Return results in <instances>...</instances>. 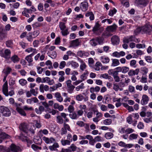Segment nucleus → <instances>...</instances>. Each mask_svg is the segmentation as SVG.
I'll use <instances>...</instances> for the list:
<instances>
[{"instance_id":"nucleus-1","label":"nucleus","mask_w":152,"mask_h":152,"mask_svg":"<svg viewBox=\"0 0 152 152\" xmlns=\"http://www.w3.org/2000/svg\"><path fill=\"white\" fill-rule=\"evenodd\" d=\"M2 91L4 94L6 96H12L15 94V92L13 90H11L8 92V83L6 81L2 87Z\"/></svg>"},{"instance_id":"nucleus-2","label":"nucleus","mask_w":152,"mask_h":152,"mask_svg":"<svg viewBox=\"0 0 152 152\" xmlns=\"http://www.w3.org/2000/svg\"><path fill=\"white\" fill-rule=\"evenodd\" d=\"M68 114H66L65 113H62L60 114V115H58L57 117V122L60 124H62L63 123L64 120L63 118L65 119L64 123H66L69 121V119L66 117V116Z\"/></svg>"},{"instance_id":"nucleus-3","label":"nucleus","mask_w":152,"mask_h":152,"mask_svg":"<svg viewBox=\"0 0 152 152\" xmlns=\"http://www.w3.org/2000/svg\"><path fill=\"white\" fill-rule=\"evenodd\" d=\"M11 54V50L9 49H2L0 50V56L6 59L9 60L10 59Z\"/></svg>"},{"instance_id":"nucleus-4","label":"nucleus","mask_w":152,"mask_h":152,"mask_svg":"<svg viewBox=\"0 0 152 152\" xmlns=\"http://www.w3.org/2000/svg\"><path fill=\"white\" fill-rule=\"evenodd\" d=\"M101 25L99 23V21H97L95 24L92 30V31L94 34L97 35H100L102 33Z\"/></svg>"},{"instance_id":"nucleus-5","label":"nucleus","mask_w":152,"mask_h":152,"mask_svg":"<svg viewBox=\"0 0 152 152\" xmlns=\"http://www.w3.org/2000/svg\"><path fill=\"white\" fill-rule=\"evenodd\" d=\"M0 112L5 116H9L11 115V112L9 108L6 107L1 106L0 107Z\"/></svg>"},{"instance_id":"nucleus-6","label":"nucleus","mask_w":152,"mask_h":152,"mask_svg":"<svg viewBox=\"0 0 152 152\" xmlns=\"http://www.w3.org/2000/svg\"><path fill=\"white\" fill-rule=\"evenodd\" d=\"M72 81L70 80H68L66 82L67 88V91L69 93L71 94L73 92L75 86L71 84Z\"/></svg>"},{"instance_id":"nucleus-7","label":"nucleus","mask_w":152,"mask_h":152,"mask_svg":"<svg viewBox=\"0 0 152 152\" xmlns=\"http://www.w3.org/2000/svg\"><path fill=\"white\" fill-rule=\"evenodd\" d=\"M152 27L149 25L146 24L142 27V34L149 33L152 31Z\"/></svg>"},{"instance_id":"nucleus-8","label":"nucleus","mask_w":152,"mask_h":152,"mask_svg":"<svg viewBox=\"0 0 152 152\" xmlns=\"http://www.w3.org/2000/svg\"><path fill=\"white\" fill-rule=\"evenodd\" d=\"M27 135V134H24L23 133L21 132L20 135L19 136V138L22 141L26 142L28 143V146H29L28 145V143H31V141L28 139Z\"/></svg>"},{"instance_id":"nucleus-9","label":"nucleus","mask_w":152,"mask_h":152,"mask_svg":"<svg viewBox=\"0 0 152 152\" xmlns=\"http://www.w3.org/2000/svg\"><path fill=\"white\" fill-rule=\"evenodd\" d=\"M136 40H137V39L135 38V36L132 35L127 38H124L123 42L124 43H128L131 42H136Z\"/></svg>"},{"instance_id":"nucleus-10","label":"nucleus","mask_w":152,"mask_h":152,"mask_svg":"<svg viewBox=\"0 0 152 152\" xmlns=\"http://www.w3.org/2000/svg\"><path fill=\"white\" fill-rule=\"evenodd\" d=\"M20 130L22 131L21 132L27 134L28 129L27 124L24 123H21L19 126Z\"/></svg>"},{"instance_id":"nucleus-11","label":"nucleus","mask_w":152,"mask_h":152,"mask_svg":"<svg viewBox=\"0 0 152 152\" xmlns=\"http://www.w3.org/2000/svg\"><path fill=\"white\" fill-rule=\"evenodd\" d=\"M80 42L79 39H76L75 40L71 41L70 42V45L69 47H75L79 46L80 45Z\"/></svg>"},{"instance_id":"nucleus-12","label":"nucleus","mask_w":152,"mask_h":152,"mask_svg":"<svg viewBox=\"0 0 152 152\" xmlns=\"http://www.w3.org/2000/svg\"><path fill=\"white\" fill-rule=\"evenodd\" d=\"M88 7V3L86 1L82 2L80 5V8L83 11L85 12L87 10Z\"/></svg>"},{"instance_id":"nucleus-13","label":"nucleus","mask_w":152,"mask_h":152,"mask_svg":"<svg viewBox=\"0 0 152 152\" xmlns=\"http://www.w3.org/2000/svg\"><path fill=\"white\" fill-rule=\"evenodd\" d=\"M112 43L113 45H118L120 42L119 37L116 35H114L111 38Z\"/></svg>"},{"instance_id":"nucleus-14","label":"nucleus","mask_w":152,"mask_h":152,"mask_svg":"<svg viewBox=\"0 0 152 152\" xmlns=\"http://www.w3.org/2000/svg\"><path fill=\"white\" fill-rule=\"evenodd\" d=\"M135 3L137 5H141L145 6L148 3V0H135Z\"/></svg>"},{"instance_id":"nucleus-15","label":"nucleus","mask_w":152,"mask_h":152,"mask_svg":"<svg viewBox=\"0 0 152 152\" xmlns=\"http://www.w3.org/2000/svg\"><path fill=\"white\" fill-rule=\"evenodd\" d=\"M117 27V26L115 23H114L112 25L107 26L106 30L110 32H113L116 31Z\"/></svg>"},{"instance_id":"nucleus-16","label":"nucleus","mask_w":152,"mask_h":152,"mask_svg":"<svg viewBox=\"0 0 152 152\" xmlns=\"http://www.w3.org/2000/svg\"><path fill=\"white\" fill-rule=\"evenodd\" d=\"M149 100L148 96L146 95H143L142 96V99L141 101V104L142 105L147 104Z\"/></svg>"},{"instance_id":"nucleus-17","label":"nucleus","mask_w":152,"mask_h":152,"mask_svg":"<svg viewBox=\"0 0 152 152\" xmlns=\"http://www.w3.org/2000/svg\"><path fill=\"white\" fill-rule=\"evenodd\" d=\"M7 33L4 31L3 28L1 27L0 29V41L1 42L3 40L7 37Z\"/></svg>"},{"instance_id":"nucleus-18","label":"nucleus","mask_w":152,"mask_h":152,"mask_svg":"<svg viewBox=\"0 0 152 152\" xmlns=\"http://www.w3.org/2000/svg\"><path fill=\"white\" fill-rule=\"evenodd\" d=\"M42 139L47 144L52 143L55 141V139L52 137L48 138L44 137H42Z\"/></svg>"},{"instance_id":"nucleus-19","label":"nucleus","mask_w":152,"mask_h":152,"mask_svg":"<svg viewBox=\"0 0 152 152\" xmlns=\"http://www.w3.org/2000/svg\"><path fill=\"white\" fill-rule=\"evenodd\" d=\"M77 55L79 56L82 57L83 56L88 57L89 55V53L88 52H85L84 51H79L77 52Z\"/></svg>"},{"instance_id":"nucleus-20","label":"nucleus","mask_w":152,"mask_h":152,"mask_svg":"<svg viewBox=\"0 0 152 152\" xmlns=\"http://www.w3.org/2000/svg\"><path fill=\"white\" fill-rule=\"evenodd\" d=\"M140 69H137L134 70L131 69L129 71L128 74L129 76H132L135 75H138Z\"/></svg>"},{"instance_id":"nucleus-21","label":"nucleus","mask_w":152,"mask_h":152,"mask_svg":"<svg viewBox=\"0 0 152 152\" xmlns=\"http://www.w3.org/2000/svg\"><path fill=\"white\" fill-rule=\"evenodd\" d=\"M11 61L14 63H17L20 61V58L16 55H14L10 58Z\"/></svg>"},{"instance_id":"nucleus-22","label":"nucleus","mask_w":152,"mask_h":152,"mask_svg":"<svg viewBox=\"0 0 152 152\" xmlns=\"http://www.w3.org/2000/svg\"><path fill=\"white\" fill-rule=\"evenodd\" d=\"M54 95L57 101L59 102H61L63 101V98L61 97L60 93L56 92L54 94Z\"/></svg>"},{"instance_id":"nucleus-23","label":"nucleus","mask_w":152,"mask_h":152,"mask_svg":"<svg viewBox=\"0 0 152 152\" xmlns=\"http://www.w3.org/2000/svg\"><path fill=\"white\" fill-rule=\"evenodd\" d=\"M9 135L5 132H2V130L0 129V139L3 140L5 138H8Z\"/></svg>"},{"instance_id":"nucleus-24","label":"nucleus","mask_w":152,"mask_h":152,"mask_svg":"<svg viewBox=\"0 0 152 152\" xmlns=\"http://www.w3.org/2000/svg\"><path fill=\"white\" fill-rule=\"evenodd\" d=\"M59 146L57 143H55L52 145L50 146L49 148L51 151H57V148H58Z\"/></svg>"},{"instance_id":"nucleus-25","label":"nucleus","mask_w":152,"mask_h":152,"mask_svg":"<svg viewBox=\"0 0 152 152\" xmlns=\"http://www.w3.org/2000/svg\"><path fill=\"white\" fill-rule=\"evenodd\" d=\"M112 63L111 66H117L120 64L119 60L116 59H112Z\"/></svg>"},{"instance_id":"nucleus-26","label":"nucleus","mask_w":152,"mask_h":152,"mask_svg":"<svg viewBox=\"0 0 152 152\" xmlns=\"http://www.w3.org/2000/svg\"><path fill=\"white\" fill-rule=\"evenodd\" d=\"M10 151L9 148L0 145V152H9Z\"/></svg>"},{"instance_id":"nucleus-27","label":"nucleus","mask_w":152,"mask_h":152,"mask_svg":"<svg viewBox=\"0 0 152 152\" xmlns=\"http://www.w3.org/2000/svg\"><path fill=\"white\" fill-rule=\"evenodd\" d=\"M110 60V58L107 57L102 56L101 57V61L103 63H108Z\"/></svg>"},{"instance_id":"nucleus-28","label":"nucleus","mask_w":152,"mask_h":152,"mask_svg":"<svg viewBox=\"0 0 152 152\" xmlns=\"http://www.w3.org/2000/svg\"><path fill=\"white\" fill-rule=\"evenodd\" d=\"M6 45L7 47L12 48L13 45L12 40H9L6 41Z\"/></svg>"},{"instance_id":"nucleus-29","label":"nucleus","mask_w":152,"mask_h":152,"mask_svg":"<svg viewBox=\"0 0 152 152\" xmlns=\"http://www.w3.org/2000/svg\"><path fill=\"white\" fill-rule=\"evenodd\" d=\"M16 110L20 115L23 116H26V114L23 109L19 107H17L16 108Z\"/></svg>"},{"instance_id":"nucleus-30","label":"nucleus","mask_w":152,"mask_h":152,"mask_svg":"<svg viewBox=\"0 0 152 152\" xmlns=\"http://www.w3.org/2000/svg\"><path fill=\"white\" fill-rule=\"evenodd\" d=\"M80 62H81V64L80 65V69L82 71H84L85 70L86 67V65L85 64V63L83 61L80 59Z\"/></svg>"},{"instance_id":"nucleus-31","label":"nucleus","mask_w":152,"mask_h":152,"mask_svg":"<svg viewBox=\"0 0 152 152\" xmlns=\"http://www.w3.org/2000/svg\"><path fill=\"white\" fill-rule=\"evenodd\" d=\"M88 73H89L88 71L87 70H86L85 71V72L81 75L80 78L83 81H84L87 79V77Z\"/></svg>"},{"instance_id":"nucleus-32","label":"nucleus","mask_w":152,"mask_h":152,"mask_svg":"<svg viewBox=\"0 0 152 152\" xmlns=\"http://www.w3.org/2000/svg\"><path fill=\"white\" fill-rule=\"evenodd\" d=\"M113 136V134L110 132L106 133L104 137L107 139H111Z\"/></svg>"},{"instance_id":"nucleus-33","label":"nucleus","mask_w":152,"mask_h":152,"mask_svg":"<svg viewBox=\"0 0 152 152\" xmlns=\"http://www.w3.org/2000/svg\"><path fill=\"white\" fill-rule=\"evenodd\" d=\"M34 37L32 36V34L31 32H29L26 36V38L28 41L31 42L33 40Z\"/></svg>"},{"instance_id":"nucleus-34","label":"nucleus","mask_w":152,"mask_h":152,"mask_svg":"<svg viewBox=\"0 0 152 152\" xmlns=\"http://www.w3.org/2000/svg\"><path fill=\"white\" fill-rule=\"evenodd\" d=\"M110 31H106L102 34V37H106L111 36L112 35V34L110 33Z\"/></svg>"},{"instance_id":"nucleus-35","label":"nucleus","mask_w":152,"mask_h":152,"mask_svg":"<svg viewBox=\"0 0 152 152\" xmlns=\"http://www.w3.org/2000/svg\"><path fill=\"white\" fill-rule=\"evenodd\" d=\"M140 71L143 75H146L148 72V69L146 67H144L141 68Z\"/></svg>"},{"instance_id":"nucleus-36","label":"nucleus","mask_w":152,"mask_h":152,"mask_svg":"<svg viewBox=\"0 0 152 152\" xmlns=\"http://www.w3.org/2000/svg\"><path fill=\"white\" fill-rule=\"evenodd\" d=\"M70 118L73 119H77L78 118V116L75 112L69 114Z\"/></svg>"},{"instance_id":"nucleus-37","label":"nucleus","mask_w":152,"mask_h":152,"mask_svg":"<svg viewBox=\"0 0 152 152\" xmlns=\"http://www.w3.org/2000/svg\"><path fill=\"white\" fill-rule=\"evenodd\" d=\"M61 144L63 146H65L66 145H70V142L69 141L67 140H64L62 139L61 140Z\"/></svg>"},{"instance_id":"nucleus-38","label":"nucleus","mask_w":152,"mask_h":152,"mask_svg":"<svg viewBox=\"0 0 152 152\" xmlns=\"http://www.w3.org/2000/svg\"><path fill=\"white\" fill-rule=\"evenodd\" d=\"M90 44L93 46H95L97 45V43L96 38H93L90 41Z\"/></svg>"},{"instance_id":"nucleus-39","label":"nucleus","mask_w":152,"mask_h":152,"mask_svg":"<svg viewBox=\"0 0 152 152\" xmlns=\"http://www.w3.org/2000/svg\"><path fill=\"white\" fill-rule=\"evenodd\" d=\"M48 56L53 59L55 58L57 56L56 53L55 51H52L49 53Z\"/></svg>"},{"instance_id":"nucleus-40","label":"nucleus","mask_w":152,"mask_h":152,"mask_svg":"<svg viewBox=\"0 0 152 152\" xmlns=\"http://www.w3.org/2000/svg\"><path fill=\"white\" fill-rule=\"evenodd\" d=\"M134 32L135 35H138L140 32L142 34V27L137 28L134 31Z\"/></svg>"},{"instance_id":"nucleus-41","label":"nucleus","mask_w":152,"mask_h":152,"mask_svg":"<svg viewBox=\"0 0 152 152\" xmlns=\"http://www.w3.org/2000/svg\"><path fill=\"white\" fill-rule=\"evenodd\" d=\"M118 73L115 72L114 73V76H113L115 81L116 82H119L120 81V78L118 75Z\"/></svg>"},{"instance_id":"nucleus-42","label":"nucleus","mask_w":152,"mask_h":152,"mask_svg":"<svg viewBox=\"0 0 152 152\" xmlns=\"http://www.w3.org/2000/svg\"><path fill=\"white\" fill-rule=\"evenodd\" d=\"M112 122V121L110 119H107L104 120L103 124L106 125H109Z\"/></svg>"},{"instance_id":"nucleus-43","label":"nucleus","mask_w":152,"mask_h":152,"mask_svg":"<svg viewBox=\"0 0 152 152\" xmlns=\"http://www.w3.org/2000/svg\"><path fill=\"white\" fill-rule=\"evenodd\" d=\"M65 23L63 22L59 23V26L61 30H64L66 28Z\"/></svg>"},{"instance_id":"nucleus-44","label":"nucleus","mask_w":152,"mask_h":152,"mask_svg":"<svg viewBox=\"0 0 152 152\" xmlns=\"http://www.w3.org/2000/svg\"><path fill=\"white\" fill-rule=\"evenodd\" d=\"M138 137V135L137 134L133 133L131 134L129 136V139L132 140L133 139H136Z\"/></svg>"},{"instance_id":"nucleus-45","label":"nucleus","mask_w":152,"mask_h":152,"mask_svg":"<svg viewBox=\"0 0 152 152\" xmlns=\"http://www.w3.org/2000/svg\"><path fill=\"white\" fill-rule=\"evenodd\" d=\"M19 82L22 86H24L27 83V81L26 80L23 79L20 80Z\"/></svg>"},{"instance_id":"nucleus-46","label":"nucleus","mask_w":152,"mask_h":152,"mask_svg":"<svg viewBox=\"0 0 152 152\" xmlns=\"http://www.w3.org/2000/svg\"><path fill=\"white\" fill-rule=\"evenodd\" d=\"M31 147L35 151H37L38 150H41L42 149L41 147H39L34 144L32 145H31Z\"/></svg>"},{"instance_id":"nucleus-47","label":"nucleus","mask_w":152,"mask_h":152,"mask_svg":"<svg viewBox=\"0 0 152 152\" xmlns=\"http://www.w3.org/2000/svg\"><path fill=\"white\" fill-rule=\"evenodd\" d=\"M94 113H95V112L96 113V117L98 118H100L102 116V114L100 112H99L97 110H93Z\"/></svg>"},{"instance_id":"nucleus-48","label":"nucleus","mask_w":152,"mask_h":152,"mask_svg":"<svg viewBox=\"0 0 152 152\" xmlns=\"http://www.w3.org/2000/svg\"><path fill=\"white\" fill-rule=\"evenodd\" d=\"M39 34L40 31L38 30L34 31L32 33L34 38L37 37Z\"/></svg>"},{"instance_id":"nucleus-49","label":"nucleus","mask_w":152,"mask_h":152,"mask_svg":"<svg viewBox=\"0 0 152 152\" xmlns=\"http://www.w3.org/2000/svg\"><path fill=\"white\" fill-rule=\"evenodd\" d=\"M83 96L81 94H78L76 96V99L78 101H80L83 100Z\"/></svg>"},{"instance_id":"nucleus-50","label":"nucleus","mask_w":152,"mask_h":152,"mask_svg":"<svg viewBox=\"0 0 152 152\" xmlns=\"http://www.w3.org/2000/svg\"><path fill=\"white\" fill-rule=\"evenodd\" d=\"M70 64L72 66L74 67V68H77L79 66V64L78 63L73 61H71L70 62Z\"/></svg>"},{"instance_id":"nucleus-51","label":"nucleus","mask_w":152,"mask_h":152,"mask_svg":"<svg viewBox=\"0 0 152 152\" xmlns=\"http://www.w3.org/2000/svg\"><path fill=\"white\" fill-rule=\"evenodd\" d=\"M69 149L70 148L71 149V151H76L77 149V147L76 145H75V144H73L71 145L70 147H69L68 148Z\"/></svg>"},{"instance_id":"nucleus-52","label":"nucleus","mask_w":152,"mask_h":152,"mask_svg":"<svg viewBox=\"0 0 152 152\" xmlns=\"http://www.w3.org/2000/svg\"><path fill=\"white\" fill-rule=\"evenodd\" d=\"M122 72L124 73H127L129 70V68L125 66L122 67Z\"/></svg>"},{"instance_id":"nucleus-53","label":"nucleus","mask_w":152,"mask_h":152,"mask_svg":"<svg viewBox=\"0 0 152 152\" xmlns=\"http://www.w3.org/2000/svg\"><path fill=\"white\" fill-rule=\"evenodd\" d=\"M61 33L62 35L64 36H67L69 33L68 31V29H66L64 30H61Z\"/></svg>"},{"instance_id":"nucleus-54","label":"nucleus","mask_w":152,"mask_h":152,"mask_svg":"<svg viewBox=\"0 0 152 152\" xmlns=\"http://www.w3.org/2000/svg\"><path fill=\"white\" fill-rule=\"evenodd\" d=\"M116 12L117 10L115 8H114L113 10H111L109 11L108 14L110 16H113Z\"/></svg>"},{"instance_id":"nucleus-55","label":"nucleus","mask_w":152,"mask_h":152,"mask_svg":"<svg viewBox=\"0 0 152 152\" xmlns=\"http://www.w3.org/2000/svg\"><path fill=\"white\" fill-rule=\"evenodd\" d=\"M25 59L29 63H31L33 61L32 57L29 55L27 56Z\"/></svg>"},{"instance_id":"nucleus-56","label":"nucleus","mask_w":152,"mask_h":152,"mask_svg":"<svg viewBox=\"0 0 152 152\" xmlns=\"http://www.w3.org/2000/svg\"><path fill=\"white\" fill-rule=\"evenodd\" d=\"M45 2L46 3L50 4V6L52 7H54L56 6V4L52 0H47Z\"/></svg>"},{"instance_id":"nucleus-57","label":"nucleus","mask_w":152,"mask_h":152,"mask_svg":"<svg viewBox=\"0 0 152 152\" xmlns=\"http://www.w3.org/2000/svg\"><path fill=\"white\" fill-rule=\"evenodd\" d=\"M96 38L97 43H98L99 45H101L103 44V40L101 37H97Z\"/></svg>"},{"instance_id":"nucleus-58","label":"nucleus","mask_w":152,"mask_h":152,"mask_svg":"<svg viewBox=\"0 0 152 152\" xmlns=\"http://www.w3.org/2000/svg\"><path fill=\"white\" fill-rule=\"evenodd\" d=\"M134 131V129L132 128H128L125 131V132L127 134H130L131 133L133 132Z\"/></svg>"},{"instance_id":"nucleus-59","label":"nucleus","mask_w":152,"mask_h":152,"mask_svg":"<svg viewBox=\"0 0 152 152\" xmlns=\"http://www.w3.org/2000/svg\"><path fill=\"white\" fill-rule=\"evenodd\" d=\"M136 63V61L135 60H133L130 61V65L131 66L135 68L136 67L135 66Z\"/></svg>"},{"instance_id":"nucleus-60","label":"nucleus","mask_w":152,"mask_h":152,"mask_svg":"<svg viewBox=\"0 0 152 152\" xmlns=\"http://www.w3.org/2000/svg\"><path fill=\"white\" fill-rule=\"evenodd\" d=\"M30 91L32 94L35 96H37V94L38 93V91H36V90L34 88H31L30 90Z\"/></svg>"},{"instance_id":"nucleus-61","label":"nucleus","mask_w":152,"mask_h":152,"mask_svg":"<svg viewBox=\"0 0 152 152\" xmlns=\"http://www.w3.org/2000/svg\"><path fill=\"white\" fill-rule=\"evenodd\" d=\"M76 124L79 126L81 127L84 126L85 125V124L83 122L81 121H77Z\"/></svg>"},{"instance_id":"nucleus-62","label":"nucleus","mask_w":152,"mask_h":152,"mask_svg":"<svg viewBox=\"0 0 152 152\" xmlns=\"http://www.w3.org/2000/svg\"><path fill=\"white\" fill-rule=\"evenodd\" d=\"M68 110L69 113H72L74 110V107L72 105H70L68 107Z\"/></svg>"},{"instance_id":"nucleus-63","label":"nucleus","mask_w":152,"mask_h":152,"mask_svg":"<svg viewBox=\"0 0 152 152\" xmlns=\"http://www.w3.org/2000/svg\"><path fill=\"white\" fill-rule=\"evenodd\" d=\"M11 71L12 69L8 67L7 68L6 70L4 72V73L5 75L7 76Z\"/></svg>"},{"instance_id":"nucleus-64","label":"nucleus","mask_w":152,"mask_h":152,"mask_svg":"<svg viewBox=\"0 0 152 152\" xmlns=\"http://www.w3.org/2000/svg\"><path fill=\"white\" fill-rule=\"evenodd\" d=\"M145 59L146 61L148 62L151 63L152 62V58L150 56H145Z\"/></svg>"}]
</instances>
